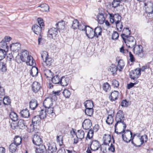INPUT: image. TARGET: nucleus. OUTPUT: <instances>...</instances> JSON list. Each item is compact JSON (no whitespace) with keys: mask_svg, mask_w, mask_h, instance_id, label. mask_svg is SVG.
Wrapping results in <instances>:
<instances>
[{"mask_svg":"<svg viewBox=\"0 0 153 153\" xmlns=\"http://www.w3.org/2000/svg\"><path fill=\"white\" fill-rule=\"evenodd\" d=\"M123 127L120 130H119V132L117 134H122V138L123 140L126 142H129L131 141V143L134 145V143H133L132 141H134V138L135 136H137V137L140 136V133H136L133 134L132 136V134L131 131L126 130V128L125 129Z\"/></svg>","mask_w":153,"mask_h":153,"instance_id":"nucleus-3","label":"nucleus"},{"mask_svg":"<svg viewBox=\"0 0 153 153\" xmlns=\"http://www.w3.org/2000/svg\"><path fill=\"white\" fill-rule=\"evenodd\" d=\"M9 116L10 119L14 122L18 120L19 117L17 114L14 111L10 112Z\"/></svg>","mask_w":153,"mask_h":153,"instance_id":"nucleus-40","label":"nucleus"},{"mask_svg":"<svg viewBox=\"0 0 153 153\" xmlns=\"http://www.w3.org/2000/svg\"><path fill=\"white\" fill-rule=\"evenodd\" d=\"M22 137L20 136H15L13 138V143L16 144L17 145L19 146L22 143Z\"/></svg>","mask_w":153,"mask_h":153,"instance_id":"nucleus-31","label":"nucleus"},{"mask_svg":"<svg viewBox=\"0 0 153 153\" xmlns=\"http://www.w3.org/2000/svg\"><path fill=\"white\" fill-rule=\"evenodd\" d=\"M47 115V114L46 110L42 109L39 111V115L40 116L42 119H44L46 117Z\"/></svg>","mask_w":153,"mask_h":153,"instance_id":"nucleus-47","label":"nucleus"},{"mask_svg":"<svg viewBox=\"0 0 153 153\" xmlns=\"http://www.w3.org/2000/svg\"><path fill=\"white\" fill-rule=\"evenodd\" d=\"M148 140V136L146 134L141 136L139 139L138 138H135L134 139V141H132L134 143V145L137 147H140L144 143L146 142Z\"/></svg>","mask_w":153,"mask_h":153,"instance_id":"nucleus-6","label":"nucleus"},{"mask_svg":"<svg viewBox=\"0 0 153 153\" xmlns=\"http://www.w3.org/2000/svg\"><path fill=\"white\" fill-rule=\"evenodd\" d=\"M119 35L117 31H114L112 34L111 38L114 40H116L118 39Z\"/></svg>","mask_w":153,"mask_h":153,"instance_id":"nucleus-59","label":"nucleus"},{"mask_svg":"<svg viewBox=\"0 0 153 153\" xmlns=\"http://www.w3.org/2000/svg\"><path fill=\"white\" fill-rule=\"evenodd\" d=\"M116 27L118 31H121L123 29V26L121 21L115 24Z\"/></svg>","mask_w":153,"mask_h":153,"instance_id":"nucleus-56","label":"nucleus"},{"mask_svg":"<svg viewBox=\"0 0 153 153\" xmlns=\"http://www.w3.org/2000/svg\"><path fill=\"white\" fill-rule=\"evenodd\" d=\"M125 117L123 111L121 110H119L116 115L115 120L116 123L114 125L115 131L117 133H118V130H120L122 127L124 129L126 128V125L124 122Z\"/></svg>","mask_w":153,"mask_h":153,"instance_id":"nucleus-2","label":"nucleus"},{"mask_svg":"<svg viewBox=\"0 0 153 153\" xmlns=\"http://www.w3.org/2000/svg\"><path fill=\"white\" fill-rule=\"evenodd\" d=\"M2 103L4 105H8L10 103V100L7 96H4L2 98Z\"/></svg>","mask_w":153,"mask_h":153,"instance_id":"nucleus-46","label":"nucleus"},{"mask_svg":"<svg viewBox=\"0 0 153 153\" xmlns=\"http://www.w3.org/2000/svg\"><path fill=\"white\" fill-rule=\"evenodd\" d=\"M25 121L22 119H20L18 123V127L20 129H24L27 127V126L25 125Z\"/></svg>","mask_w":153,"mask_h":153,"instance_id":"nucleus-36","label":"nucleus"},{"mask_svg":"<svg viewBox=\"0 0 153 153\" xmlns=\"http://www.w3.org/2000/svg\"><path fill=\"white\" fill-rule=\"evenodd\" d=\"M37 146L38 147L36 148V153H45L46 149L45 145L41 144Z\"/></svg>","mask_w":153,"mask_h":153,"instance_id":"nucleus-26","label":"nucleus"},{"mask_svg":"<svg viewBox=\"0 0 153 153\" xmlns=\"http://www.w3.org/2000/svg\"><path fill=\"white\" fill-rule=\"evenodd\" d=\"M42 28L36 24H34L32 26L31 29L35 34L38 35L42 33Z\"/></svg>","mask_w":153,"mask_h":153,"instance_id":"nucleus-20","label":"nucleus"},{"mask_svg":"<svg viewBox=\"0 0 153 153\" xmlns=\"http://www.w3.org/2000/svg\"><path fill=\"white\" fill-rule=\"evenodd\" d=\"M44 73L45 76L47 78H51L52 76V73L50 70H45L44 71Z\"/></svg>","mask_w":153,"mask_h":153,"instance_id":"nucleus-53","label":"nucleus"},{"mask_svg":"<svg viewBox=\"0 0 153 153\" xmlns=\"http://www.w3.org/2000/svg\"><path fill=\"white\" fill-rule=\"evenodd\" d=\"M97 18L98 23L100 24H102L104 23L105 18L103 14L99 13L97 15Z\"/></svg>","mask_w":153,"mask_h":153,"instance_id":"nucleus-35","label":"nucleus"},{"mask_svg":"<svg viewBox=\"0 0 153 153\" xmlns=\"http://www.w3.org/2000/svg\"><path fill=\"white\" fill-rule=\"evenodd\" d=\"M5 90L2 87L0 89V98L2 99L5 96Z\"/></svg>","mask_w":153,"mask_h":153,"instance_id":"nucleus-64","label":"nucleus"},{"mask_svg":"<svg viewBox=\"0 0 153 153\" xmlns=\"http://www.w3.org/2000/svg\"><path fill=\"white\" fill-rule=\"evenodd\" d=\"M41 88L40 84L36 81L34 82L31 85V90L35 93H38Z\"/></svg>","mask_w":153,"mask_h":153,"instance_id":"nucleus-13","label":"nucleus"},{"mask_svg":"<svg viewBox=\"0 0 153 153\" xmlns=\"http://www.w3.org/2000/svg\"><path fill=\"white\" fill-rule=\"evenodd\" d=\"M84 104L85 108H93L94 103L91 100H87L84 102Z\"/></svg>","mask_w":153,"mask_h":153,"instance_id":"nucleus-37","label":"nucleus"},{"mask_svg":"<svg viewBox=\"0 0 153 153\" xmlns=\"http://www.w3.org/2000/svg\"><path fill=\"white\" fill-rule=\"evenodd\" d=\"M94 111L93 108H86L85 110V113L87 116L91 117L93 114Z\"/></svg>","mask_w":153,"mask_h":153,"instance_id":"nucleus-42","label":"nucleus"},{"mask_svg":"<svg viewBox=\"0 0 153 153\" xmlns=\"http://www.w3.org/2000/svg\"><path fill=\"white\" fill-rule=\"evenodd\" d=\"M101 144L99 141L97 140H93L91 143L89 149L92 151H96L98 150L100 148Z\"/></svg>","mask_w":153,"mask_h":153,"instance_id":"nucleus-11","label":"nucleus"},{"mask_svg":"<svg viewBox=\"0 0 153 153\" xmlns=\"http://www.w3.org/2000/svg\"><path fill=\"white\" fill-rule=\"evenodd\" d=\"M108 146V145L105 144H102V145H101L100 148L101 151H102L103 153H105L106 152L107 149V146Z\"/></svg>","mask_w":153,"mask_h":153,"instance_id":"nucleus-62","label":"nucleus"},{"mask_svg":"<svg viewBox=\"0 0 153 153\" xmlns=\"http://www.w3.org/2000/svg\"><path fill=\"white\" fill-rule=\"evenodd\" d=\"M63 136L61 135H57L56 137V142L60 146H62L63 145Z\"/></svg>","mask_w":153,"mask_h":153,"instance_id":"nucleus-43","label":"nucleus"},{"mask_svg":"<svg viewBox=\"0 0 153 153\" xmlns=\"http://www.w3.org/2000/svg\"><path fill=\"white\" fill-rule=\"evenodd\" d=\"M41 8L40 10L43 12H47L49 10V6L47 4L45 3L41 4L38 6Z\"/></svg>","mask_w":153,"mask_h":153,"instance_id":"nucleus-39","label":"nucleus"},{"mask_svg":"<svg viewBox=\"0 0 153 153\" xmlns=\"http://www.w3.org/2000/svg\"><path fill=\"white\" fill-rule=\"evenodd\" d=\"M38 105V102L35 99H32L29 102L30 108L32 110H35Z\"/></svg>","mask_w":153,"mask_h":153,"instance_id":"nucleus-28","label":"nucleus"},{"mask_svg":"<svg viewBox=\"0 0 153 153\" xmlns=\"http://www.w3.org/2000/svg\"><path fill=\"white\" fill-rule=\"evenodd\" d=\"M85 31L86 35L88 38L92 39L94 37V30L92 28L87 26Z\"/></svg>","mask_w":153,"mask_h":153,"instance_id":"nucleus-18","label":"nucleus"},{"mask_svg":"<svg viewBox=\"0 0 153 153\" xmlns=\"http://www.w3.org/2000/svg\"><path fill=\"white\" fill-rule=\"evenodd\" d=\"M0 46L2 48L1 49L4 50L6 49L8 47L6 42L4 40H2L0 42Z\"/></svg>","mask_w":153,"mask_h":153,"instance_id":"nucleus-57","label":"nucleus"},{"mask_svg":"<svg viewBox=\"0 0 153 153\" xmlns=\"http://www.w3.org/2000/svg\"><path fill=\"white\" fill-rule=\"evenodd\" d=\"M41 119H42L39 115L35 116L32 119V123L35 124L37 126H38L40 123Z\"/></svg>","mask_w":153,"mask_h":153,"instance_id":"nucleus-32","label":"nucleus"},{"mask_svg":"<svg viewBox=\"0 0 153 153\" xmlns=\"http://www.w3.org/2000/svg\"><path fill=\"white\" fill-rule=\"evenodd\" d=\"M112 113L109 114V111H108V114L107 117L105 122L107 124L110 125L112 124L114 122V111H112Z\"/></svg>","mask_w":153,"mask_h":153,"instance_id":"nucleus-19","label":"nucleus"},{"mask_svg":"<svg viewBox=\"0 0 153 153\" xmlns=\"http://www.w3.org/2000/svg\"><path fill=\"white\" fill-rule=\"evenodd\" d=\"M129 102L126 100H123L121 102V105L122 107H126L128 105Z\"/></svg>","mask_w":153,"mask_h":153,"instance_id":"nucleus-61","label":"nucleus"},{"mask_svg":"<svg viewBox=\"0 0 153 153\" xmlns=\"http://www.w3.org/2000/svg\"><path fill=\"white\" fill-rule=\"evenodd\" d=\"M108 14L109 15L110 21L111 23H115L116 24L121 21V17L119 14H114L109 13H108Z\"/></svg>","mask_w":153,"mask_h":153,"instance_id":"nucleus-9","label":"nucleus"},{"mask_svg":"<svg viewBox=\"0 0 153 153\" xmlns=\"http://www.w3.org/2000/svg\"><path fill=\"white\" fill-rule=\"evenodd\" d=\"M47 115L51 119L53 120L55 118L56 115L55 113L53 107H50L46 108Z\"/></svg>","mask_w":153,"mask_h":153,"instance_id":"nucleus-12","label":"nucleus"},{"mask_svg":"<svg viewBox=\"0 0 153 153\" xmlns=\"http://www.w3.org/2000/svg\"><path fill=\"white\" fill-rule=\"evenodd\" d=\"M38 73V71L37 68H33L31 70L30 72V74L33 77L36 76Z\"/></svg>","mask_w":153,"mask_h":153,"instance_id":"nucleus-54","label":"nucleus"},{"mask_svg":"<svg viewBox=\"0 0 153 153\" xmlns=\"http://www.w3.org/2000/svg\"><path fill=\"white\" fill-rule=\"evenodd\" d=\"M18 146L14 143H12L9 146V151L12 153H14L17 151Z\"/></svg>","mask_w":153,"mask_h":153,"instance_id":"nucleus-34","label":"nucleus"},{"mask_svg":"<svg viewBox=\"0 0 153 153\" xmlns=\"http://www.w3.org/2000/svg\"><path fill=\"white\" fill-rule=\"evenodd\" d=\"M43 105L46 108L51 107L53 105V101L51 98L47 97L44 101Z\"/></svg>","mask_w":153,"mask_h":153,"instance_id":"nucleus-22","label":"nucleus"},{"mask_svg":"<svg viewBox=\"0 0 153 153\" xmlns=\"http://www.w3.org/2000/svg\"><path fill=\"white\" fill-rule=\"evenodd\" d=\"M58 31L56 28H51L48 30V36L54 40L56 39L59 36Z\"/></svg>","mask_w":153,"mask_h":153,"instance_id":"nucleus-8","label":"nucleus"},{"mask_svg":"<svg viewBox=\"0 0 153 153\" xmlns=\"http://www.w3.org/2000/svg\"><path fill=\"white\" fill-rule=\"evenodd\" d=\"M116 61L117 62V66L119 69V72L122 71L125 65L124 61L123 59H120L119 57L116 58Z\"/></svg>","mask_w":153,"mask_h":153,"instance_id":"nucleus-16","label":"nucleus"},{"mask_svg":"<svg viewBox=\"0 0 153 153\" xmlns=\"http://www.w3.org/2000/svg\"><path fill=\"white\" fill-rule=\"evenodd\" d=\"M133 51L134 53L138 55H140L143 52V48L140 45H135L133 47Z\"/></svg>","mask_w":153,"mask_h":153,"instance_id":"nucleus-14","label":"nucleus"},{"mask_svg":"<svg viewBox=\"0 0 153 153\" xmlns=\"http://www.w3.org/2000/svg\"><path fill=\"white\" fill-rule=\"evenodd\" d=\"M144 6L145 7L146 9L150 7L152 8L151 12H149V14H153V4L151 1H147V2H145L144 3Z\"/></svg>","mask_w":153,"mask_h":153,"instance_id":"nucleus-41","label":"nucleus"},{"mask_svg":"<svg viewBox=\"0 0 153 153\" xmlns=\"http://www.w3.org/2000/svg\"><path fill=\"white\" fill-rule=\"evenodd\" d=\"M79 25V21L77 19H74L73 22L72 27L74 29H76L78 28Z\"/></svg>","mask_w":153,"mask_h":153,"instance_id":"nucleus-52","label":"nucleus"},{"mask_svg":"<svg viewBox=\"0 0 153 153\" xmlns=\"http://www.w3.org/2000/svg\"><path fill=\"white\" fill-rule=\"evenodd\" d=\"M150 68V65L148 64H146L142 66V67L140 68V72L142 71L143 72L145 71V70L148 69Z\"/></svg>","mask_w":153,"mask_h":153,"instance_id":"nucleus-63","label":"nucleus"},{"mask_svg":"<svg viewBox=\"0 0 153 153\" xmlns=\"http://www.w3.org/2000/svg\"><path fill=\"white\" fill-rule=\"evenodd\" d=\"M102 29L100 27H97L94 30V37L98 38L102 35Z\"/></svg>","mask_w":153,"mask_h":153,"instance_id":"nucleus-33","label":"nucleus"},{"mask_svg":"<svg viewBox=\"0 0 153 153\" xmlns=\"http://www.w3.org/2000/svg\"><path fill=\"white\" fill-rule=\"evenodd\" d=\"M111 85L114 88H117L119 86V83L117 80L116 79H114L112 81Z\"/></svg>","mask_w":153,"mask_h":153,"instance_id":"nucleus-58","label":"nucleus"},{"mask_svg":"<svg viewBox=\"0 0 153 153\" xmlns=\"http://www.w3.org/2000/svg\"><path fill=\"white\" fill-rule=\"evenodd\" d=\"M6 54V52L5 50L0 48V61L5 58Z\"/></svg>","mask_w":153,"mask_h":153,"instance_id":"nucleus-49","label":"nucleus"},{"mask_svg":"<svg viewBox=\"0 0 153 153\" xmlns=\"http://www.w3.org/2000/svg\"><path fill=\"white\" fill-rule=\"evenodd\" d=\"M37 21L40 26L44 28L45 25L43 22V20L41 18H38L37 19Z\"/></svg>","mask_w":153,"mask_h":153,"instance_id":"nucleus-60","label":"nucleus"},{"mask_svg":"<svg viewBox=\"0 0 153 153\" xmlns=\"http://www.w3.org/2000/svg\"><path fill=\"white\" fill-rule=\"evenodd\" d=\"M123 40L126 43V46L129 48H131L136 45V40L133 36H131Z\"/></svg>","mask_w":153,"mask_h":153,"instance_id":"nucleus-7","label":"nucleus"},{"mask_svg":"<svg viewBox=\"0 0 153 153\" xmlns=\"http://www.w3.org/2000/svg\"><path fill=\"white\" fill-rule=\"evenodd\" d=\"M61 79L58 75L54 76L52 79V81L55 84H59L60 82Z\"/></svg>","mask_w":153,"mask_h":153,"instance_id":"nucleus-44","label":"nucleus"},{"mask_svg":"<svg viewBox=\"0 0 153 153\" xmlns=\"http://www.w3.org/2000/svg\"><path fill=\"white\" fill-rule=\"evenodd\" d=\"M20 113L21 116L23 117L27 118L30 116L29 111L27 108L22 110Z\"/></svg>","mask_w":153,"mask_h":153,"instance_id":"nucleus-38","label":"nucleus"},{"mask_svg":"<svg viewBox=\"0 0 153 153\" xmlns=\"http://www.w3.org/2000/svg\"><path fill=\"white\" fill-rule=\"evenodd\" d=\"M140 68H137L132 70L130 73V77L132 79L134 80L138 78L141 75Z\"/></svg>","mask_w":153,"mask_h":153,"instance_id":"nucleus-10","label":"nucleus"},{"mask_svg":"<svg viewBox=\"0 0 153 153\" xmlns=\"http://www.w3.org/2000/svg\"><path fill=\"white\" fill-rule=\"evenodd\" d=\"M47 145L48 146V151L49 153H54L56 151L57 148L55 144L49 143Z\"/></svg>","mask_w":153,"mask_h":153,"instance_id":"nucleus-24","label":"nucleus"},{"mask_svg":"<svg viewBox=\"0 0 153 153\" xmlns=\"http://www.w3.org/2000/svg\"><path fill=\"white\" fill-rule=\"evenodd\" d=\"M102 88L103 90L106 92L109 91L111 89L110 85L107 82L103 84Z\"/></svg>","mask_w":153,"mask_h":153,"instance_id":"nucleus-48","label":"nucleus"},{"mask_svg":"<svg viewBox=\"0 0 153 153\" xmlns=\"http://www.w3.org/2000/svg\"><path fill=\"white\" fill-rule=\"evenodd\" d=\"M64 96L66 98H69L70 97L71 92L68 89H65L62 92Z\"/></svg>","mask_w":153,"mask_h":153,"instance_id":"nucleus-50","label":"nucleus"},{"mask_svg":"<svg viewBox=\"0 0 153 153\" xmlns=\"http://www.w3.org/2000/svg\"><path fill=\"white\" fill-rule=\"evenodd\" d=\"M33 143L36 145H39L42 143V140L40 136L37 134H34L32 138Z\"/></svg>","mask_w":153,"mask_h":153,"instance_id":"nucleus-17","label":"nucleus"},{"mask_svg":"<svg viewBox=\"0 0 153 153\" xmlns=\"http://www.w3.org/2000/svg\"><path fill=\"white\" fill-rule=\"evenodd\" d=\"M92 126L91 121L89 119H86L82 123V127L85 130L89 129Z\"/></svg>","mask_w":153,"mask_h":153,"instance_id":"nucleus-21","label":"nucleus"},{"mask_svg":"<svg viewBox=\"0 0 153 153\" xmlns=\"http://www.w3.org/2000/svg\"><path fill=\"white\" fill-rule=\"evenodd\" d=\"M16 60L18 63L22 62H26L27 65L31 66H34L35 64V61L33 57L29 55L28 51L25 50H22L20 55L16 57Z\"/></svg>","mask_w":153,"mask_h":153,"instance_id":"nucleus-1","label":"nucleus"},{"mask_svg":"<svg viewBox=\"0 0 153 153\" xmlns=\"http://www.w3.org/2000/svg\"><path fill=\"white\" fill-rule=\"evenodd\" d=\"M70 83V79L68 77L62 76L61 79L60 83L63 86H67Z\"/></svg>","mask_w":153,"mask_h":153,"instance_id":"nucleus-30","label":"nucleus"},{"mask_svg":"<svg viewBox=\"0 0 153 153\" xmlns=\"http://www.w3.org/2000/svg\"><path fill=\"white\" fill-rule=\"evenodd\" d=\"M108 71L111 72L113 76H115L117 74V71H119V69L116 65L112 64L110 66Z\"/></svg>","mask_w":153,"mask_h":153,"instance_id":"nucleus-27","label":"nucleus"},{"mask_svg":"<svg viewBox=\"0 0 153 153\" xmlns=\"http://www.w3.org/2000/svg\"><path fill=\"white\" fill-rule=\"evenodd\" d=\"M119 92L117 91H114L112 92L109 96V99L111 101L117 100L119 97Z\"/></svg>","mask_w":153,"mask_h":153,"instance_id":"nucleus-23","label":"nucleus"},{"mask_svg":"<svg viewBox=\"0 0 153 153\" xmlns=\"http://www.w3.org/2000/svg\"><path fill=\"white\" fill-rule=\"evenodd\" d=\"M131 33V31L129 28H124L122 31V33L121 34V37L123 40L130 36Z\"/></svg>","mask_w":153,"mask_h":153,"instance_id":"nucleus-15","label":"nucleus"},{"mask_svg":"<svg viewBox=\"0 0 153 153\" xmlns=\"http://www.w3.org/2000/svg\"><path fill=\"white\" fill-rule=\"evenodd\" d=\"M7 70L6 64L4 62L0 61V71L5 72Z\"/></svg>","mask_w":153,"mask_h":153,"instance_id":"nucleus-45","label":"nucleus"},{"mask_svg":"<svg viewBox=\"0 0 153 153\" xmlns=\"http://www.w3.org/2000/svg\"><path fill=\"white\" fill-rule=\"evenodd\" d=\"M111 135L108 134H105L103 135L102 137L103 144L108 145V146H109V144L111 143Z\"/></svg>","mask_w":153,"mask_h":153,"instance_id":"nucleus-25","label":"nucleus"},{"mask_svg":"<svg viewBox=\"0 0 153 153\" xmlns=\"http://www.w3.org/2000/svg\"><path fill=\"white\" fill-rule=\"evenodd\" d=\"M72 132L76 136V137H74L73 140V143L74 144H77L79 140H81L84 138L85 133L83 130H78L76 132L74 129H73V131H71V133L73 136V137H74Z\"/></svg>","mask_w":153,"mask_h":153,"instance_id":"nucleus-5","label":"nucleus"},{"mask_svg":"<svg viewBox=\"0 0 153 153\" xmlns=\"http://www.w3.org/2000/svg\"><path fill=\"white\" fill-rule=\"evenodd\" d=\"M65 22L63 20H62L56 24V28L60 33L61 30H63L65 28Z\"/></svg>","mask_w":153,"mask_h":153,"instance_id":"nucleus-29","label":"nucleus"},{"mask_svg":"<svg viewBox=\"0 0 153 153\" xmlns=\"http://www.w3.org/2000/svg\"><path fill=\"white\" fill-rule=\"evenodd\" d=\"M35 126H37L35 124L32 123L30 124L29 126L27 127V131L30 132H33L34 131Z\"/></svg>","mask_w":153,"mask_h":153,"instance_id":"nucleus-55","label":"nucleus"},{"mask_svg":"<svg viewBox=\"0 0 153 153\" xmlns=\"http://www.w3.org/2000/svg\"><path fill=\"white\" fill-rule=\"evenodd\" d=\"M41 56L44 66L48 67L52 65L54 60L49 56L48 52L43 51L41 53Z\"/></svg>","mask_w":153,"mask_h":153,"instance_id":"nucleus-4","label":"nucleus"},{"mask_svg":"<svg viewBox=\"0 0 153 153\" xmlns=\"http://www.w3.org/2000/svg\"><path fill=\"white\" fill-rule=\"evenodd\" d=\"M94 132L92 131V128L90 129L88 133L86 139L88 140V139H91L93 137L94 135Z\"/></svg>","mask_w":153,"mask_h":153,"instance_id":"nucleus-51","label":"nucleus"}]
</instances>
